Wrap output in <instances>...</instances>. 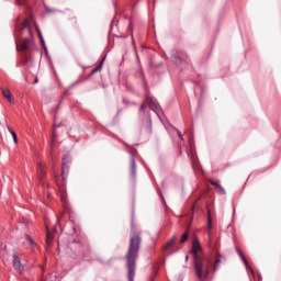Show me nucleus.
I'll return each instance as SVG.
<instances>
[{
	"instance_id": "c756f323",
	"label": "nucleus",
	"mask_w": 281,
	"mask_h": 281,
	"mask_svg": "<svg viewBox=\"0 0 281 281\" xmlns=\"http://www.w3.org/2000/svg\"><path fill=\"white\" fill-rule=\"evenodd\" d=\"M36 83H38V79H37V78L35 79V85H36Z\"/></svg>"
},
{
	"instance_id": "4468645a",
	"label": "nucleus",
	"mask_w": 281,
	"mask_h": 281,
	"mask_svg": "<svg viewBox=\"0 0 281 281\" xmlns=\"http://www.w3.org/2000/svg\"><path fill=\"white\" fill-rule=\"evenodd\" d=\"M7 130H8L9 133L12 135L14 144H19V137L16 136V132H14L13 130H11V128L9 127V125H7Z\"/></svg>"
},
{
	"instance_id": "39448f33",
	"label": "nucleus",
	"mask_w": 281,
	"mask_h": 281,
	"mask_svg": "<svg viewBox=\"0 0 281 281\" xmlns=\"http://www.w3.org/2000/svg\"><path fill=\"white\" fill-rule=\"evenodd\" d=\"M172 58H173V63H176V65H181L183 63H188V55H186L184 53L176 52L172 54Z\"/></svg>"
},
{
	"instance_id": "a211bd4d",
	"label": "nucleus",
	"mask_w": 281,
	"mask_h": 281,
	"mask_svg": "<svg viewBox=\"0 0 281 281\" xmlns=\"http://www.w3.org/2000/svg\"><path fill=\"white\" fill-rule=\"evenodd\" d=\"M188 231L182 235L181 239H180V243L181 245H183V243H186L188 240Z\"/></svg>"
},
{
	"instance_id": "c85d7f7f",
	"label": "nucleus",
	"mask_w": 281,
	"mask_h": 281,
	"mask_svg": "<svg viewBox=\"0 0 281 281\" xmlns=\"http://www.w3.org/2000/svg\"><path fill=\"white\" fill-rule=\"evenodd\" d=\"M188 260H190V256H186V262H188Z\"/></svg>"
},
{
	"instance_id": "7c9ffc66",
	"label": "nucleus",
	"mask_w": 281,
	"mask_h": 281,
	"mask_svg": "<svg viewBox=\"0 0 281 281\" xmlns=\"http://www.w3.org/2000/svg\"><path fill=\"white\" fill-rule=\"evenodd\" d=\"M167 256H172V252L167 254Z\"/></svg>"
},
{
	"instance_id": "9d476101",
	"label": "nucleus",
	"mask_w": 281,
	"mask_h": 281,
	"mask_svg": "<svg viewBox=\"0 0 281 281\" xmlns=\"http://www.w3.org/2000/svg\"><path fill=\"white\" fill-rule=\"evenodd\" d=\"M46 172H45V168L43 167V164H37V179H40V181H43V178L45 177Z\"/></svg>"
},
{
	"instance_id": "7ed1b4c3",
	"label": "nucleus",
	"mask_w": 281,
	"mask_h": 281,
	"mask_svg": "<svg viewBox=\"0 0 281 281\" xmlns=\"http://www.w3.org/2000/svg\"><path fill=\"white\" fill-rule=\"evenodd\" d=\"M200 251H202L201 241H199V238L195 237L193 238L191 250V254H193V261L203 259V257L200 255Z\"/></svg>"
},
{
	"instance_id": "2f4dec72",
	"label": "nucleus",
	"mask_w": 281,
	"mask_h": 281,
	"mask_svg": "<svg viewBox=\"0 0 281 281\" xmlns=\"http://www.w3.org/2000/svg\"><path fill=\"white\" fill-rule=\"evenodd\" d=\"M136 59L139 60V56L136 55Z\"/></svg>"
},
{
	"instance_id": "aec40b11",
	"label": "nucleus",
	"mask_w": 281,
	"mask_h": 281,
	"mask_svg": "<svg viewBox=\"0 0 281 281\" xmlns=\"http://www.w3.org/2000/svg\"><path fill=\"white\" fill-rule=\"evenodd\" d=\"M220 265H221V259L217 258V259L215 260L214 266H213V270L216 271V269H218V266H220Z\"/></svg>"
},
{
	"instance_id": "6e6552de",
	"label": "nucleus",
	"mask_w": 281,
	"mask_h": 281,
	"mask_svg": "<svg viewBox=\"0 0 281 281\" xmlns=\"http://www.w3.org/2000/svg\"><path fill=\"white\" fill-rule=\"evenodd\" d=\"M1 91H2L3 98H5V100H8L10 104H14V98H12V92L10 91V89L1 88Z\"/></svg>"
},
{
	"instance_id": "cd10ccee",
	"label": "nucleus",
	"mask_w": 281,
	"mask_h": 281,
	"mask_svg": "<svg viewBox=\"0 0 281 281\" xmlns=\"http://www.w3.org/2000/svg\"><path fill=\"white\" fill-rule=\"evenodd\" d=\"M144 108H145V104L143 103V104L140 105V111H144Z\"/></svg>"
},
{
	"instance_id": "0eeeda50",
	"label": "nucleus",
	"mask_w": 281,
	"mask_h": 281,
	"mask_svg": "<svg viewBox=\"0 0 281 281\" xmlns=\"http://www.w3.org/2000/svg\"><path fill=\"white\" fill-rule=\"evenodd\" d=\"M13 269L16 271V273H23V263H21V258H19L16 255H13Z\"/></svg>"
},
{
	"instance_id": "f03ea898",
	"label": "nucleus",
	"mask_w": 281,
	"mask_h": 281,
	"mask_svg": "<svg viewBox=\"0 0 281 281\" xmlns=\"http://www.w3.org/2000/svg\"><path fill=\"white\" fill-rule=\"evenodd\" d=\"M194 273L201 281L210 278V268L212 267V260L209 258L195 259L193 261Z\"/></svg>"
},
{
	"instance_id": "6ab92c4d",
	"label": "nucleus",
	"mask_w": 281,
	"mask_h": 281,
	"mask_svg": "<svg viewBox=\"0 0 281 281\" xmlns=\"http://www.w3.org/2000/svg\"><path fill=\"white\" fill-rule=\"evenodd\" d=\"M215 190H217L218 194H225V189H223V187L221 184L217 186V188H215Z\"/></svg>"
},
{
	"instance_id": "f3484780",
	"label": "nucleus",
	"mask_w": 281,
	"mask_h": 281,
	"mask_svg": "<svg viewBox=\"0 0 281 281\" xmlns=\"http://www.w3.org/2000/svg\"><path fill=\"white\" fill-rule=\"evenodd\" d=\"M98 71H102V64L99 65L98 67H95V68L92 70V72H91L90 76H94V74H98Z\"/></svg>"
},
{
	"instance_id": "473e14b6",
	"label": "nucleus",
	"mask_w": 281,
	"mask_h": 281,
	"mask_svg": "<svg viewBox=\"0 0 281 281\" xmlns=\"http://www.w3.org/2000/svg\"><path fill=\"white\" fill-rule=\"evenodd\" d=\"M2 249H5V246H3Z\"/></svg>"
},
{
	"instance_id": "393cba45",
	"label": "nucleus",
	"mask_w": 281,
	"mask_h": 281,
	"mask_svg": "<svg viewBox=\"0 0 281 281\" xmlns=\"http://www.w3.org/2000/svg\"><path fill=\"white\" fill-rule=\"evenodd\" d=\"M148 102H149V104H153V106H155V109H157L158 105H157V103H155V102L153 101V99H149Z\"/></svg>"
},
{
	"instance_id": "b1692460",
	"label": "nucleus",
	"mask_w": 281,
	"mask_h": 281,
	"mask_svg": "<svg viewBox=\"0 0 281 281\" xmlns=\"http://www.w3.org/2000/svg\"><path fill=\"white\" fill-rule=\"evenodd\" d=\"M35 29L37 31V34H38L41 41H43V33H41V29H38V26H36V25H35Z\"/></svg>"
},
{
	"instance_id": "bb28decb",
	"label": "nucleus",
	"mask_w": 281,
	"mask_h": 281,
	"mask_svg": "<svg viewBox=\"0 0 281 281\" xmlns=\"http://www.w3.org/2000/svg\"><path fill=\"white\" fill-rule=\"evenodd\" d=\"M178 137H180V139H183V136L181 135L180 131H178Z\"/></svg>"
},
{
	"instance_id": "4be33fe9",
	"label": "nucleus",
	"mask_w": 281,
	"mask_h": 281,
	"mask_svg": "<svg viewBox=\"0 0 281 281\" xmlns=\"http://www.w3.org/2000/svg\"><path fill=\"white\" fill-rule=\"evenodd\" d=\"M54 142H56V134L55 133H53V135H52L50 148H54Z\"/></svg>"
},
{
	"instance_id": "20e7f679",
	"label": "nucleus",
	"mask_w": 281,
	"mask_h": 281,
	"mask_svg": "<svg viewBox=\"0 0 281 281\" xmlns=\"http://www.w3.org/2000/svg\"><path fill=\"white\" fill-rule=\"evenodd\" d=\"M207 243H209V248L211 249H215L216 245L214 244L213 239H212V232L210 229H212V212L209 211V215H207Z\"/></svg>"
},
{
	"instance_id": "ddd939ff",
	"label": "nucleus",
	"mask_w": 281,
	"mask_h": 281,
	"mask_svg": "<svg viewBox=\"0 0 281 281\" xmlns=\"http://www.w3.org/2000/svg\"><path fill=\"white\" fill-rule=\"evenodd\" d=\"M22 30H27L29 35L33 36V34H32V26H30V19H26V20L23 21Z\"/></svg>"
},
{
	"instance_id": "412c9836",
	"label": "nucleus",
	"mask_w": 281,
	"mask_h": 281,
	"mask_svg": "<svg viewBox=\"0 0 281 281\" xmlns=\"http://www.w3.org/2000/svg\"><path fill=\"white\" fill-rule=\"evenodd\" d=\"M67 159H69V156H65V157L63 158V164H61L63 170H65V166H66V164H67Z\"/></svg>"
},
{
	"instance_id": "423d86ee",
	"label": "nucleus",
	"mask_w": 281,
	"mask_h": 281,
	"mask_svg": "<svg viewBox=\"0 0 281 281\" xmlns=\"http://www.w3.org/2000/svg\"><path fill=\"white\" fill-rule=\"evenodd\" d=\"M31 45L32 41H30V38H24L20 43H16V49H21V52H30Z\"/></svg>"
},
{
	"instance_id": "9b49d317",
	"label": "nucleus",
	"mask_w": 281,
	"mask_h": 281,
	"mask_svg": "<svg viewBox=\"0 0 281 281\" xmlns=\"http://www.w3.org/2000/svg\"><path fill=\"white\" fill-rule=\"evenodd\" d=\"M130 170H131V176L135 177L136 164H135V157L133 156L130 157Z\"/></svg>"
},
{
	"instance_id": "5701e85b",
	"label": "nucleus",
	"mask_w": 281,
	"mask_h": 281,
	"mask_svg": "<svg viewBox=\"0 0 281 281\" xmlns=\"http://www.w3.org/2000/svg\"><path fill=\"white\" fill-rule=\"evenodd\" d=\"M211 186H214V188H218V186H221V183H218V181H214V180H210Z\"/></svg>"
},
{
	"instance_id": "f257e3e1",
	"label": "nucleus",
	"mask_w": 281,
	"mask_h": 281,
	"mask_svg": "<svg viewBox=\"0 0 281 281\" xmlns=\"http://www.w3.org/2000/svg\"><path fill=\"white\" fill-rule=\"evenodd\" d=\"M142 247V235L139 233H132L130 235V245L127 247V278L128 281H135V262L139 256V248Z\"/></svg>"
},
{
	"instance_id": "f8f14e48",
	"label": "nucleus",
	"mask_w": 281,
	"mask_h": 281,
	"mask_svg": "<svg viewBox=\"0 0 281 281\" xmlns=\"http://www.w3.org/2000/svg\"><path fill=\"white\" fill-rule=\"evenodd\" d=\"M54 238V235L49 231V226L46 225V245L49 247L52 245V240Z\"/></svg>"
},
{
	"instance_id": "dca6fc26",
	"label": "nucleus",
	"mask_w": 281,
	"mask_h": 281,
	"mask_svg": "<svg viewBox=\"0 0 281 281\" xmlns=\"http://www.w3.org/2000/svg\"><path fill=\"white\" fill-rule=\"evenodd\" d=\"M238 252H239V256H240L243 262L246 265V267H249V262L247 261V258H245V255H243V252L240 250Z\"/></svg>"
},
{
	"instance_id": "1a4fd4ad",
	"label": "nucleus",
	"mask_w": 281,
	"mask_h": 281,
	"mask_svg": "<svg viewBox=\"0 0 281 281\" xmlns=\"http://www.w3.org/2000/svg\"><path fill=\"white\" fill-rule=\"evenodd\" d=\"M175 243H177V235H173L172 238H170L166 245L164 246V251H169V249H172L175 247Z\"/></svg>"
},
{
	"instance_id": "a878e982",
	"label": "nucleus",
	"mask_w": 281,
	"mask_h": 281,
	"mask_svg": "<svg viewBox=\"0 0 281 281\" xmlns=\"http://www.w3.org/2000/svg\"><path fill=\"white\" fill-rule=\"evenodd\" d=\"M60 226V221L57 220L56 226H55V232H58V227Z\"/></svg>"
},
{
	"instance_id": "2eb2a0df",
	"label": "nucleus",
	"mask_w": 281,
	"mask_h": 281,
	"mask_svg": "<svg viewBox=\"0 0 281 281\" xmlns=\"http://www.w3.org/2000/svg\"><path fill=\"white\" fill-rule=\"evenodd\" d=\"M26 240L32 245V247H36V241L32 239V236L25 235Z\"/></svg>"
}]
</instances>
